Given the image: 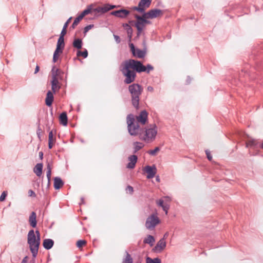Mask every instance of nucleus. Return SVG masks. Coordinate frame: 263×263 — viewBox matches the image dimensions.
Masks as SVG:
<instances>
[{"label":"nucleus","instance_id":"nucleus-1","mask_svg":"<svg viewBox=\"0 0 263 263\" xmlns=\"http://www.w3.org/2000/svg\"><path fill=\"white\" fill-rule=\"evenodd\" d=\"M128 131L131 136L139 135L140 139L146 142L152 141L157 133V126L155 124L151 125L147 128H140L139 124L135 122L134 115L129 114L127 116Z\"/></svg>","mask_w":263,"mask_h":263},{"label":"nucleus","instance_id":"nucleus-2","mask_svg":"<svg viewBox=\"0 0 263 263\" xmlns=\"http://www.w3.org/2000/svg\"><path fill=\"white\" fill-rule=\"evenodd\" d=\"M121 71L125 77L124 80L125 84H129L134 82L136 78V72H138L135 60L129 59L125 61Z\"/></svg>","mask_w":263,"mask_h":263},{"label":"nucleus","instance_id":"nucleus-3","mask_svg":"<svg viewBox=\"0 0 263 263\" xmlns=\"http://www.w3.org/2000/svg\"><path fill=\"white\" fill-rule=\"evenodd\" d=\"M41 235L38 230H30L27 235V242L32 256L35 258L37 255L40 245Z\"/></svg>","mask_w":263,"mask_h":263},{"label":"nucleus","instance_id":"nucleus-4","mask_svg":"<svg viewBox=\"0 0 263 263\" xmlns=\"http://www.w3.org/2000/svg\"><path fill=\"white\" fill-rule=\"evenodd\" d=\"M143 90L142 86L138 83H133L128 86V90L131 95L132 103L136 109L139 108L140 96Z\"/></svg>","mask_w":263,"mask_h":263},{"label":"nucleus","instance_id":"nucleus-5","mask_svg":"<svg viewBox=\"0 0 263 263\" xmlns=\"http://www.w3.org/2000/svg\"><path fill=\"white\" fill-rule=\"evenodd\" d=\"M119 7V5H114L107 4L103 7H98L95 8L93 11L96 12L95 15L97 17H99L101 14H104L110 10L118 8Z\"/></svg>","mask_w":263,"mask_h":263},{"label":"nucleus","instance_id":"nucleus-6","mask_svg":"<svg viewBox=\"0 0 263 263\" xmlns=\"http://www.w3.org/2000/svg\"><path fill=\"white\" fill-rule=\"evenodd\" d=\"M160 222V220L156 214H153L146 220L145 227L148 230H152Z\"/></svg>","mask_w":263,"mask_h":263},{"label":"nucleus","instance_id":"nucleus-7","mask_svg":"<svg viewBox=\"0 0 263 263\" xmlns=\"http://www.w3.org/2000/svg\"><path fill=\"white\" fill-rule=\"evenodd\" d=\"M152 2V0H140L138 6L133 7L132 9L139 12H144V11L149 7Z\"/></svg>","mask_w":263,"mask_h":263},{"label":"nucleus","instance_id":"nucleus-8","mask_svg":"<svg viewBox=\"0 0 263 263\" xmlns=\"http://www.w3.org/2000/svg\"><path fill=\"white\" fill-rule=\"evenodd\" d=\"M135 62L138 69V73L145 72L149 73L151 71L153 70L154 69V67L149 64L144 66L140 61L135 60Z\"/></svg>","mask_w":263,"mask_h":263},{"label":"nucleus","instance_id":"nucleus-9","mask_svg":"<svg viewBox=\"0 0 263 263\" xmlns=\"http://www.w3.org/2000/svg\"><path fill=\"white\" fill-rule=\"evenodd\" d=\"M130 11L125 9H121L120 10L112 11L110 14L120 18H126L129 15Z\"/></svg>","mask_w":263,"mask_h":263},{"label":"nucleus","instance_id":"nucleus-10","mask_svg":"<svg viewBox=\"0 0 263 263\" xmlns=\"http://www.w3.org/2000/svg\"><path fill=\"white\" fill-rule=\"evenodd\" d=\"M143 171L147 173L146 178L147 179H152L154 178L157 173V168L155 165H146L143 168Z\"/></svg>","mask_w":263,"mask_h":263},{"label":"nucleus","instance_id":"nucleus-11","mask_svg":"<svg viewBox=\"0 0 263 263\" xmlns=\"http://www.w3.org/2000/svg\"><path fill=\"white\" fill-rule=\"evenodd\" d=\"M148 113L145 110H142L140 115L136 117L137 121L136 123H140L142 125H144L147 121Z\"/></svg>","mask_w":263,"mask_h":263},{"label":"nucleus","instance_id":"nucleus-12","mask_svg":"<svg viewBox=\"0 0 263 263\" xmlns=\"http://www.w3.org/2000/svg\"><path fill=\"white\" fill-rule=\"evenodd\" d=\"M166 247V242L164 238H161L153 248L155 252H161Z\"/></svg>","mask_w":263,"mask_h":263},{"label":"nucleus","instance_id":"nucleus-13","mask_svg":"<svg viewBox=\"0 0 263 263\" xmlns=\"http://www.w3.org/2000/svg\"><path fill=\"white\" fill-rule=\"evenodd\" d=\"M128 160L130 161L127 164V168L133 169L135 167L136 164L138 160V157L135 155H130L128 157Z\"/></svg>","mask_w":263,"mask_h":263},{"label":"nucleus","instance_id":"nucleus-14","mask_svg":"<svg viewBox=\"0 0 263 263\" xmlns=\"http://www.w3.org/2000/svg\"><path fill=\"white\" fill-rule=\"evenodd\" d=\"M54 100V97L53 92H51L50 90H48L46 94V97L45 99V104L46 105L50 107Z\"/></svg>","mask_w":263,"mask_h":263},{"label":"nucleus","instance_id":"nucleus-15","mask_svg":"<svg viewBox=\"0 0 263 263\" xmlns=\"http://www.w3.org/2000/svg\"><path fill=\"white\" fill-rule=\"evenodd\" d=\"M29 223L31 227L33 228L36 227V214L35 212H32L30 214L29 218Z\"/></svg>","mask_w":263,"mask_h":263},{"label":"nucleus","instance_id":"nucleus-16","mask_svg":"<svg viewBox=\"0 0 263 263\" xmlns=\"http://www.w3.org/2000/svg\"><path fill=\"white\" fill-rule=\"evenodd\" d=\"M151 19L156 18L163 15V11L158 9H153L149 10Z\"/></svg>","mask_w":263,"mask_h":263},{"label":"nucleus","instance_id":"nucleus-17","mask_svg":"<svg viewBox=\"0 0 263 263\" xmlns=\"http://www.w3.org/2000/svg\"><path fill=\"white\" fill-rule=\"evenodd\" d=\"M64 185V182L60 177H55L54 178L53 186L55 190L60 189Z\"/></svg>","mask_w":263,"mask_h":263},{"label":"nucleus","instance_id":"nucleus-18","mask_svg":"<svg viewBox=\"0 0 263 263\" xmlns=\"http://www.w3.org/2000/svg\"><path fill=\"white\" fill-rule=\"evenodd\" d=\"M60 86L59 85V81L58 78H56V75L52 77L51 81V89L53 93L55 92L56 89H59Z\"/></svg>","mask_w":263,"mask_h":263},{"label":"nucleus","instance_id":"nucleus-19","mask_svg":"<svg viewBox=\"0 0 263 263\" xmlns=\"http://www.w3.org/2000/svg\"><path fill=\"white\" fill-rule=\"evenodd\" d=\"M54 245V241L49 238L45 239L43 240V246L46 250H49L52 248Z\"/></svg>","mask_w":263,"mask_h":263},{"label":"nucleus","instance_id":"nucleus-20","mask_svg":"<svg viewBox=\"0 0 263 263\" xmlns=\"http://www.w3.org/2000/svg\"><path fill=\"white\" fill-rule=\"evenodd\" d=\"M59 120L61 124L66 126L68 124V118L65 111L62 112L59 116Z\"/></svg>","mask_w":263,"mask_h":263},{"label":"nucleus","instance_id":"nucleus-21","mask_svg":"<svg viewBox=\"0 0 263 263\" xmlns=\"http://www.w3.org/2000/svg\"><path fill=\"white\" fill-rule=\"evenodd\" d=\"M95 8H92V6L91 5H89L88 6L86 9H85V10H84L82 13L80 14V15L83 18V17L88 14H90V13H94V16L96 17H97L95 14L96 13V12H95L93 10H94Z\"/></svg>","mask_w":263,"mask_h":263},{"label":"nucleus","instance_id":"nucleus-22","mask_svg":"<svg viewBox=\"0 0 263 263\" xmlns=\"http://www.w3.org/2000/svg\"><path fill=\"white\" fill-rule=\"evenodd\" d=\"M140 13L142 14V15H139L137 14H135L134 15V17L136 19H139L140 20H144L145 19H151L150 13H149V11L146 12H145V11H144V12H140Z\"/></svg>","mask_w":263,"mask_h":263},{"label":"nucleus","instance_id":"nucleus-23","mask_svg":"<svg viewBox=\"0 0 263 263\" xmlns=\"http://www.w3.org/2000/svg\"><path fill=\"white\" fill-rule=\"evenodd\" d=\"M72 46L74 48L78 50H80L82 48L83 46L82 40L79 38H75L73 40Z\"/></svg>","mask_w":263,"mask_h":263},{"label":"nucleus","instance_id":"nucleus-24","mask_svg":"<svg viewBox=\"0 0 263 263\" xmlns=\"http://www.w3.org/2000/svg\"><path fill=\"white\" fill-rule=\"evenodd\" d=\"M43 164L42 163H37L33 169V172L37 176L40 177L43 172Z\"/></svg>","mask_w":263,"mask_h":263},{"label":"nucleus","instance_id":"nucleus-25","mask_svg":"<svg viewBox=\"0 0 263 263\" xmlns=\"http://www.w3.org/2000/svg\"><path fill=\"white\" fill-rule=\"evenodd\" d=\"M64 47V39L59 37L57 42L56 49H59L60 51H62L63 52Z\"/></svg>","mask_w":263,"mask_h":263},{"label":"nucleus","instance_id":"nucleus-26","mask_svg":"<svg viewBox=\"0 0 263 263\" xmlns=\"http://www.w3.org/2000/svg\"><path fill=\"white\" fill-rule=\"evenodd\" d=\"M133 145L134 146L133 151L134 154L136 153L138 151L142 149L144 146L143 143L140 142H134Z\"/></svg>","mask_w":263,"mask_h":263},{"label":"nucleus","instance_id":"nucleus-27","mask_svg":"<svg viewBox=\"0 0 263 263\" xmlns=\"http://www.w3.org/2000/svg\"><path fill=\"white\" fill-rule=\"evenodd\" d=\"M155 241V239L154 237L152 235H148L146 238H145L143 242L144 243L149 244L151 246H153L154 242Z\"/></svg>","mask_w":263,"mask_h":263},{"label":"nucleus","instance_id":"nucleus-28","mask_svg":"<svg viewBox=\"0 0 263 263\" xmlns=\"http://www.w3.org/2000/svg\"><path fill=\"white\" fill-rule=\"evenodd\" d=\"M136 22L135 23V27L137 29H140L141 30H143L144 28L145 27V25L144 24L143 22H142V20L139 19H136Z\"/></svg>","mask_w":263,"mask_h":263},{"label":"nucleus","instance_id":"nucleus-29","mask_svg":"<svg viewBox=\"0 0 263 263\" xmlns=\"http://www.w3.org/2000/svg\"><path fill=\"white\" fill-rule=\"evenodd\" d=\"M135 55H133L134 57H137L138 58H143L146 54V52L144 50L136 48L135 51Z\"/></svg>","mask_w":263,"mask_h":263},{"label":"nucleus","instance_id":"nucleus-30","mask_svg":"<svg viewBox=\"0 0 263 263\" xmlns=\"http://www.w3.org/2000/svg\"><path fill=\"white\" fill-rule=\"evenodd\" d=\"M122 263H133V259L127 251H125V256L123 259Z\"/></svg>","mask_w":263,"mask_h":263},{"label":"nucleus","instance_id":"nucleus-31","mask_svg":"<svg viewBox=\"0 0 263 263\" xmlns=\"http://www.w3.org/2000/svg\"><path fill=\"white\" fill-rule=\"evenodd\" d=\"M55 140V139L53 138V135L52 131H50L49 133L48 137V148L49 149H51L53 145V142Z\"/></svg>","mask_w":263,"mask_h":263},{"label":"nucleus","instance_id":"nucleus-32","mask_svg":"<svg viewBox=\"0 0 263 263\" xmlns=\"http://www.w3.org/2000/svg\"><path fill=\"white\" fill-rule=\"evenodd\" d=\"M88 51L86 49H84L83 51L78 50L77 52V56L78 57H82L83 58H86L88 57Z\"/></svg>","mask_w":263,"mask_h":263},{"label":"nucleus","instance_id":"nucleus-33","mask_svg":"<svg viewBox=\"0 0 263 263\" xmlns=\"http://www.w3.org/2000/svg\"><path fill=\"white\" fill-rule=\"evenodd\" d=\"M55 69V66H53L51 71L52 74V77H54L56 75V78H58V77L60 76L61 74H63L64 72L62 71H61L59 69Z\"/></svg>","mask_w":263,"mask_h":263},{"label":"nucleus","instance_id":"nucleus-34","mask_svg":"<svg viewBox=\"0 0 263 263\" xmlns=\"http://www.w3.org/2000/svg\"><path fill=\"white\" fill-rule=\"evenodd\" d=\"M146 263H161V260L158 257L155 258H151L149 257H147L146 258Z\"/></svg>","mask_w":263,"mask_h":263},{"label":"nucleus","instance_id":"nucleus-35","mask_svg":"<svg viewBox=\"0 0 263 263\" xmlns=\"http://www.w3.org/2000/svg\"><path fill=\"white\" fill-rule=\"evenodd\" d=\"M62 52H63L62 51H60L59 49H55L53 55L52 61L53 63H55L58 61L60 54Z\"/></svg>","mask_w":263,"mask_h":263},{"label":"nucleus","instance_id":"nucleus-36","mask_svg":"<svg viewBox=\"0 0 263 263\" xmlns=\"http://www.w3.org/2000/svg\"><path fill=\"white\" fill-rule=\"evenodd\" d=\"M82 19L83 18L80 15L78 16H77L74 19L72 25L70 27V28L74 29Z\"/></svg>","mask_w":263,"mask_h":263},{"label":"nucleus","instance_id":"nucleus-37","mask_svg":"<svg viewBox=\"0 0 263 263\" xmlns=\"http://www.w3.org/2000/svg\"><path fill=\"white\" fill-rule=\"evenodd\" d=\"M47 171L46 173V175H47L48 182H49L50 179H51V165L49 163H48L47 164Z\"/></svg>","mask_w":263,"mask_h":263},{"label":"nucleus","instance_id":"nucleus-38","mask_svg":"<svg viewBox=\"0 0 263 263\" xmlns=\"http://www.w3.org/2000/svg\"><path fill=\"white\" fill-rule=\"evenodd\" d=\"M86 240L81 239L77 241L76 245L78 248H81L85 246L86 244Z\"/></svg>","mask_w":263,"mask_h":263},{"label":"nucleus","instance_id":"nucleus-39","mask_svg":"<svg viewBox=\"0 0 263 263\" xmlns=\"http://www.w3.org/2000/svg\"><path fill=\"white\" fill-rule=\"evenodd\" d=\"M160 151V148L159 147H156L154 149L149 150L147 153L149 155L152 156H155L157 152Z\"/></svg>","mask_w":263,"mask_h":263},{"label":"nucleus","instance_id":"nucleus-40","mask_svg":"<svg viewBox=\"0 0 263 263\" xmlns=\"http://www.w3.org/2000/svg\"><path fill=\"white\" fill-rule=\"evenodd\" d=\"M247 147H254L256 145V142L254 140H250L247 142Z\"/></svg>","mask_w":263,"mask_h":263},{"label":"nucleus","instance_id":"nucleus-41","mask_svg":"<svg viewBox=\"0 0 263 263\" xmlns=\"http://www.w3.org/2000/svg\"><path fill=\"white\" fill-rule=\"evenodd\" d=\"M126 31L127 34L128 38L129 39V41H130L133 36V29L131 27L130 28H128V29H127Z\"/></svg>","mask_w":263,"mask_h":263},{"label":"nucleus","instance_id":"nucleus-42","mask_svg":"<svg viewBox=\"0 0 263 263\" xmlns=\"http://www.w3.org/2000/svg\"><path fill=\"white\" fill-rule=\"evenodd\" d=\"M94 27V25L93 24H90V25H88L87 26H86L84 28V35H86V33L90 30L91 29V28H92L93 27Z\"/></svg>","mask_w":263,"mask_h":263},{"label":"nucleus","instance_id":"nucleus-43","mask_svg":"<svg viewBox=\"0 0 263 263\" xmlns=\"http://www.w3.org/2000/svg\"><path fill=\"white\" fill-rule=\"evenodd\" d=\"M66 33H67V29L65 28V27H63V29L61 31V32L60 33L59 37L64 39V36L66 34Z\"/></svg>","mask_w":263,"mask_h":263},{"label":"nucleus","instance_id":"nucleus-44","mask_svg":"<svg viewBox=\"0 0 263 263\" xmlns=\"http://www.w3.org/2000/svg\"><path fill=\"white\" fill-rule=\"evenodd\" d=\"M7 195V192L4 191L1 195L0 197V201H3L5 200L6 197Z\"/></svg>","mask_w":263,"mask_h":263},{"label":"nucleus","instance_id":"nucleus-45","mask_svg":"<svg viewBox=\"0 0 263 263\" xmlns=\"http://www.w3.org/2000/svg\"><path fill=\"white\" fill-rule=\"evenodd\" d=\"M205 153L206 154V157H207L208 159L210 161H212V155L211 154L210 152L208 149H206L205 151Z\"/></svg>","mask_w":263,"mask_h":263},{"label":"nucleus","instance_id":"nucleus-46","mask_svg":"<svg viewBox=\"0 0 263 263\" xmlns=\"http://www.w3.org/2000/svg\"><path fill=\"white\" fill-rule=\"evenodd\" d=\"M126 191L127 192H128L130 195H132L134 193V189L133 187L128 185L126 188Z\"/></svg>","mask_w":263,"mask_h":263},{"label":"nucleus","instance_id":"nucleus-47","mask_svg":"<svg viewBox=\"0 0 263 263\" xmlns=\"http://www.w3.org/2000/svg\"><path fill=\"white\" fill-rule=\"evenodd\" d=\"M129 47L130 48L131 51L132 52L133 55H135V51L136 48H135L134 44L133 43L129 44Z\"/></svg>","mask_w":263,"mask_h":263},{"label":"nucleus","instance_id":"nucleus-48","mask_svg":"<svg viewBox=\"0 0 263 263\" xmlns=\"http://www.w3.org/2000/svg\"><path fill=\"white\" fill-rule=\"evenodd\" d=\"M163 209V210L165 211V214H167L168 213V210L170 208V206L168 204H165L163 207H161Z\"/></svg>","mask_w":263,"mask_h":263},{"label":"nucleus","instance_id":"nucleus-49","mask_svg":"<svg viewBox=\"0 0 263 263\" xmlns=\"http://www.w3.org/2000/svg\"><path fill=\"white\" fill-rule=\"evenodd\" d=\"M157 203L160 207H163V206H164L165 205L164 204V201L161 199H160L158 201H157Z\"/></svg>","mask_w":263,"mask_h":263},{"label":"nucleus","instance_id":"nucleus-50","mask_svg":"<svg viewBox=\"0 0 263 263\" xmlns=\"http://www.w3.org/2000/svg\"><path fill=\"white\" fill-rule=\"evenodd\" d=\"M28 195H29V196L33 197H35L36 196V194H35V192L32 190H29Z\"/></svg>","mask_w":263,"mask_h":263},{"label":"nucleus","instance_id":"nucleus-51","mask_svg":"<svg viewBox=\"0 0 263 263\" xmlns=\"http://www.w3.org/2000/svg\"><path fill=\"white\" fill-rule=\"evenodd\" d=\"M122 27L126 30L128 29V28H130L132 27L128 23H123L122 24Z\"/></svg>","mask_w":263,"mask_h":263},{"label":"nucleus","instance_id":"nucleus-52","mask_svg":"<svg viewBox=\"0 0 263 263\" xmlns=\"http://www.w3.org/2000/svg\"><path fill=\"white\" fill-rule=\"evenodd\" d=\"M72 17H70L69 18L67 21L65 22V23L64 24V26H63V27H65V28H67L68 27V26L70 22V20L71 19Z\"/></svg>","mask_w":263,"mask_h":263},{"label":"nucleus","instance_id":"nucleus-53","mask_svg":"<svg viewBox=\"0 0 263 263\" xmlns=\"http://www.w3.org/2000/svg\"><path fill=\"white\" fill-rule=\"evenodd\" d=\"M114 38H115L116 41L117 42V43H120V42H121L120 37L118 35H114Z\"/></svg>","mask_w":263,"mask_h":263},{"label":"nucleus","instance_id":"nucleus-54","mask_svg":"<svg viewBox=\"0 0 263 263\" xmlns=\"http://www.w3.org/2000/svg\"><path fill=\"white\" fill-rule=\"evenodd\" d=\"M137 32L136 38H139L140 35L142 34L143 31L140 29H137Z\"/></svg>","mask_w":263,"mask_h":263},{"label":"nucleus","instance_id":"nucleus-55","mask_svg":"<svg viewBox=\"0 0 263 263\" xmlns=\"http://www.w3.org/2000/svg\"><path fill=\"white\" fill-rule=\"evenodd\" d=\"M142 22H143L144 24L146 26L147 24H151V22L148 20V19H145L144 20H142Z\"/></svg>","mask_w":263,"mask_h":263},{"label":"nucleus","instance_id":"nucleus-56","mask_svg":"<svg viewBox=\"0 0 263 263\" xmlns=\"http://www.w3.org/2000/svg\"><path fill=\"white\" fill-rule=\"evenodd\" d=\"M39 70H40V66L38 65H37L36 66V67L35 69L34 74L37 73L39 72Z\"/></svg>","mask_w":263,"mask_h":263},{"label":"nucleus","instance_id":"nucleus-57","mask_svg":"<svg viewBox=\"0 0 263 263\" xmlns=\"http://www.w3.org/2000/svg\"><path fill=\"white\" fill-rule=\"evenodd\" d=\"M28 256H26L22 260L21 263H26L27 261Z\"/></svg>","mask_w":263,"mask_h":263},{"label":"nucleus","instance_id":"nucleus-58","mask_svg":"<svg viewBox=\"0 0 263 263\" xmlns=\"http://www.w3.org/2000/svg\"><path fill=\"white\" fill-rule=\"evenodd\" d=\"M42 132V129L40 127V124H39L38 127H37V131H36V133H41Z\"/></svg>","mask_w":263,"mask_h":263},{"label":"nucleus","instance_id":"nucleus-59","mask_svg":"<svg viewBox=\"0 0 263 263\" xmlns=\"http://www.w3.org/2000/svg\"><path fill=\"white\" fill-rule=\"evenodd\" d=\"M147 90L148 91L152 92L154 90V88H153V87L152 86H149L147 87Z\"/></svg>","mask_w":263,"mask_h":263},{"label":"nucleus","instance_id":"nucleus-60","mask_svg":"<svg viewBox=\"0 0 263 263\" xmlns=\"http://www.w3.org/2000/svg\"><path fill=\"white\" fill-rule=\"evenodd\" d=\"M39 157L40 159L42 160L43 158V153L42 152H39Z\"/></svg>","mask_w":263,"mask_h":263},{"label":"nucleus","instance_id":"nucleus-61","mask_svg":"<svg viewBox=\"0 0 263 263\" xmlns=\"http://www.w3.org/2000/svg\"><path fill=\"white\" fill-rule=\"evenodd\" d=\"M135 22H136V21H133V20L129 21L128 24H129V25H134L135 26Z\"/></svg>","mask_w":263,"mask_h":263},{"label":"nucleus","instance_id":"nucleus-62","mask_svg":"<svg viewBox=\"0 0 263 263\" xmlns=\"http://www.w3.org/2000/svg\"><path fill=\"white\" fill-rule=\"evenodd\" d=\"M191 78L190 77H187V80H186V82H187V84H189L191 82Z\"/></svg>","mask_w":263,"mask_h":263},{"label":"nucleus","instance_id":"nucleus-63","mask_svg":"<svg viewBox=\"0 0 263 263\" xmlns=\"http://www.w3.org/2000/svg\"><path fill=\"white\" fill-rule=\"evenodd\" d=\"M36 134L37 135V137H38L39 139L41 140V133H36Z\"/></svg>","mask_w":263,"mask_h":263},{"label":"nucleus","instance_id":"nucleus-64","mask_svg":"<svg viewBox=\"0 0 263 263\" xmlns=\"http://www.w3.org/2000/svg\"><path fill=\"white\" fill-rule=\"evenodd\" d=\"M261 148L263 149V143H262V144H261Z\"/></svg>","mask_w":263,"mask_h":263}]
</instances>
